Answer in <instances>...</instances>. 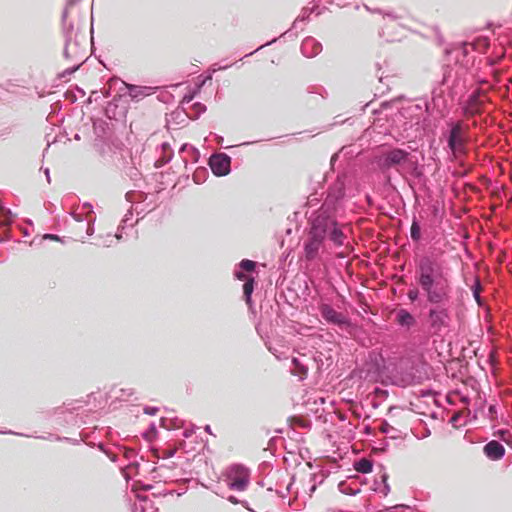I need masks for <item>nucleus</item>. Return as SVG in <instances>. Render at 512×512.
<instances>
[{"label":"nucleus","mask_w":512,"mask_h":512,"mask_svg":"<svg viewBox=\"0 0 512 512\" xmlns=\"http://www.w3.org/2000/svg\"><path fill=\"white\" fill-rule=\"evenodd\" d=\"M318 310L324 322L329 325H334L339 328H347L351 326V320L349 317L342 312L336 311L328 303H320Z\"/></svg>","instance_id":"nucleus-8"},{"label":"nucleus","mask_w":512,"mask_h":512,"mask_svg":"<svg viewBox=\"0 0 512 512\" xmlns=\"http://www.w3.org/2000/svg\"><path fill=\"white\" fill-rule=\"evenodd\" d=\"M141 512H146V507L145 506H141Z\"/></svg>","instance_id":"nucleus-64"},{"label":"nucleus","mask_w":512,"mask_h":512,"mask_svg":"<svg viewBox=\"0 0 512 512\" xmlns=\"http://www.w3.org/2000/svg\"><path fill=\"white\" fill-rule=\"evenodd\" d=\"M292 364L296 370L295 374L299 375L300 378H303V376H306L308 369L304 364L301 363L299 358L293 357Z\"/></svg>","instance_id":"nucleus-25"},{"label":"nucleus","mask_w":512,"mask_h":512,"mask_svg":"<svg viewBox=\"0 0 512 512\" xmlns=\"http://www.w3.org/2000/svg\"><path fill=\"white\" fill-rule=\"evenodd\" d=\"M345 186L346 176H338L330 185L324 203L309 216V227L303 241L305 261L312 262L320 259L321 254L327 251L328 242L337 248L344 245L346 235L337 217L342 209Z\"/></svg>","instance_id":"nucleus-1"},{"label":"nucleus","mask_w":512,"mask_h":512,"mask_svg":"<svg viewBox=\"0 0 512 512\" xmlns=\"http://www.w3.org/2000/svg\"><path fill=\"white\" fill-rule=\"evenodd\" d=\"M483 452L489 460L497 461L504 457L505 448L500 442L491 440L484 445Z\"/></svg>","instance_id":"nucleus-12"},{"label":"nucleus","mask_w":512,"mask_h":512,"mask_svg":"<svg viewBox=\"0 0 512 512\" xmlns=\"http://www.w3.org/2000/svg\"><path fill=\"white\" fill-rule=\"evenodd\" d=\"M409 156L410 153L407 150L394 147L383 150L375 157L374 163L387 181H390V176L388 175L389 171L391 169L399 171V167L407 162Z\"/></svg>","instance_id":"nucleus-6"},{"label":"nucleus","mask_w":512,"mask_h":512,"mask_svg":"<svg viewBox=\"0 0 512 512\" xmlns=\"http://www.w3.org/2000/svg\"><path fill=\"white\" fill-rule=\"evenodd\" d=\"M397 322L400 326L410 328L416 324L414 316L406 309H400L396 314Z\"/></svg>","instance_id":"nucleus-16"},{"label":"nucleus","mask_w":512,"mask_h":512,"mask_svg":"<svg viewBox=\"0 0 512 512\" xmlns=\"http://www.w3.org/2000/svg\"><path fill=\"white\" fill-rule=\"evenodd\" d=\"M238 266H239L238 271H242L243 273L244 272L251 273L256 270V262L249 260V259H243L242 261H240Z\"/></svg>","instance_id":"nucleus-22"},{"label":"nucleus","mask_w":512,"mask_h":512,"mask_svg":"<svg viewBox=\"0 0 512 512\" xmlns=\"http://www.w3.org/2000/svg\"><path fill=\"white\" fill-rule=\"evenodd\" d=\"M460 245H461L462 250H463L465 253H467V249H466V247H465L461 242H460Z\"/></svg>","instance_id":"nucleus-58"},{"label":"nucleus","mask_w":512,"mask_h":512,"mask_svg":"<svg viewBox=\"0 0 512 512\" xmlns=\"http://www.w3.org/2000/svg\"><path fill=\"white\" fill-rule=\"evenodd\" d=\"M373 462L367 458H361L354 463V469L362 474H366L372 471Z\"/></svg>","instance_id":"nucleus-19"},{"label":"nucleus","mask_w":512,"mask_h":512,"mask_svg":"<svg viewBox=\"0 0 512 512\" xmlns=\"http://www.w3.org/2000/svg\"><path fill=\"white\" fill-rule=\"evenodd\" d=\"M445 80H446V74L444 73L442 83L440 84L439 87L434 88L432 91V100H431V105H432L433 109H436L442 116H445L447 107H448L447 99L445 97V92H446V90L444 88Z\"/></svg>","instance_id":"nucleus-11"},{"label":"nucleus","mask_w":512,"mask_h":512,"mask_svg":"<svg viewBox=\"0 0 512 512\" xmlns=\"http://www.w3.org/2000/svg\"><path fill=\"white\" fill-rule=\"evenodd\" d=\"M151 488H152V486H151V485H146V486H144V490H150Z\"/></svg>","instance_id":"nucleus-60"},{"label":"nucleus","mask_w":512,"mask_h":512,"mask_svg":"<svg viewBox=\"0 0 512 512\" xmlns=\"http://www.w3.org/2000/svg\"><path fill=\"white\" fill-rule=\"evenodd\" d=\"M72 217L74 218V220L78 223H83L86 221V217L84 218L83 215L81 214H78L76 212H72L71 213Z\"/></svg>","instance_id":"nucleus-44"},{"label":"nucleus","mask_w":512,"mask_h":512,"mask_svg":"<svg viewBox=\"0 0 512 512\" xmlns=\"http://www.w3.org/2000/svg\"><path fill=\"white\" fill-rule=\"evenodd\" d=\"M431 31H432L433 35L435 36L438 45H442L444 43V38L441 35L439 28L437 26H434V27H432Z\"/></svg>","instance_id":"nucleus-33"},{"label":"nucleus","mask_w":512,"mask_h":512,"mask_svg":"<svg viewBox=\"0 0 512 512\" xmlns=\"http://www.w3.org/2000/svg\"><path fill=\"white\" fill-rule=\"evenodd\" d=\"M1 211H2V214L3 216L5 217V222L4 224H9L11 222V218H12V212L10 209L8 208H4L2 207L1 208Z\"/></svg>","instance_id":"nucleus-36"},{"label":"nucleus","mask_w":512,"mask_h":512,"mask_svg":"<svg viewBox=\"0 0 512 512\" xmlns=\"http://www.w3.org/2000/svg\"><path fill=\"white\" fill-rule=\"evenodd\" d=\"M471 290L473 293V297L475 298L476 302L481 305V297L480 292L482 290L480 280L477 277H474V282L471 286Z\"/></svg>","instance_id":"nucleus-26"},{"label":"nucleus","mask_w":512,"mask_h":512,"mask_svg":"<svg viewBox=\"0 0 512 512\" xmlns=\"http://www.w3.org/2000/svg\"><path fill=\"white\" fill-rule=\"evenodd\" d=\"M44 173H45V176H46V179H47V182L50 183V171L48 168H45L44 169Z\"/></svg>","instance_id":"nucleus-52"},{"label":"nucleus","mask_w":512,"mask_h":512,"mask_svg":"<svg viewBox=\"0 0 512 512\" xmlns=\"http://www.w3.org/2000/svg\"><path fill=\"white\" fill-rule=\"evenodd\" d=\"M407 295L411 301H416L419 297V291L417 289H411L408 291Z\"/></svg>","instance_id":"nucleus-40"},{"label":"nucleus","mask_w":512,"mask_h":512,"mask_svg":"<svg viewBox=\"0 0 512 512\" xmlns=\"http://www.w3.org/2000/svg\"><path fill=\"white\" fill-rule=\"evenodd\" d=\"M175 453H176V449L167 450V451H165V457L171 458L175 455Z\"/></svg>","instance_id":"nucleus-49"},{"label":"nucleus","mask_w":512,"mask_h":512,"mask_svg":"<svg viewBox=\"0 0 512 512\" xmlns=\"http://www.w3.org/2000/svg\"><path fill=\"white\" fill-rule=\"evenodd\" d=\"M124 458L127 460L125 469L138 468L139 462L137 460V453L134 449H124Z\"/></svg>","instance_id":"nucleus-18"},{"label":"nucleus","mask_w":512,"mask_h":512,"mask_svg":"<svg viewBox=\"0 0 512 512\" xmlns=\"http://www.w3.org/2000/svg\"><path fill=\"white\" fill-rule=\"evenodd\" d=\"M456 316L459 322L458 330L463 332L465 330V310L463 308H459L456 311Z\"/></svg>","instance_id":"nucleus-29"},{"label":"nucleus","mask_w":512,"mask_h":512,"mask_svg":"<svg viewBox=\"0 0 512 512\" xmlns=\"http://www.w3.org/2000/svg\"><path fill=\"white\" fill-rule=\"evenodd\" d=\"M276 41H277V38H274V39H272L271 41L266 42L265 44H263V45L259 46V47H258L257 49H255L254 51H252V52H250V53L246 54V55H245V57H248V56L252 55L253 53H255V52L259 51V50H260V49H262L263 47H265V46H269V45H271V44L275 43Z\"/></svg>","instance_id":"nucleus-42"},{"label":"nucleus","mask_w":512,"mask_h":512,"mask_svg":"<svg viewBox=\"0 0 512 512\" xmlns=\"http://www.w3.org/2000/svg\"><path fill=\"white\" fill-rule=\"evenodd\" d=\"M114 238L120 240L122 238V234L118 231L114 236L111 234H107L106 238L102 241V245L105 247H110L113 243Z\"/></svg>","instance_id":"nucleus-31"},{"label":"nucleus","mask_w":512,"mask_h":512,"mask_svg":"<svg viewBox=\"0 0 512 512\" xmlns=\"http://www.w3.org/2000/svg\"><path fill=\"white\" fill-rule=\"evenodd\" d=\"M444 300L442 303H430L428 314V330L433 337H438L443 344L448 335V307Z\"/></svg>","instance_id":"nucleus-5"},{"label":"nucleus","mask_w":512,"mask_h":512,"mask_svg":"<svg viewBox=\"0 0 512 512\" xmlns=\"http://www.w3.org/2000/svg\"><path fill=\"white\" fill-rule=\"evenodd\" d=\"M249 470L241 464H233L228 471L229 483L231 490L244 491L249 484Z\"/></svg>","instance_id":"nucleus-9"},{"label":"nucleus","mask_w":512,"mask_h":512,"mask_svg":"<svg viewBox=\"0 0 512 512\" xmlns=\"http://www.w3.org/2000/svg\"><path fill=\"white\" fill-rule=\"evenodd\" d=\"M410 235L414 241H418L421 237V228L419 223L414 220L410 228Z\"/></svg>","instance_id":"nucleus-28"},{"label":"nucleus","mask_w":512,"mask_h":512,"mask_svg":"<svg viewBox=\"0 0 512 512\" xmlns=\"http://www.w3.org/2000/svg\"><path fill=\"white\" fill-rule=\"evenodd\" d=\"M228 67H230V65H225V66L219 67L218 70L227 69Z\"/></svg>","instance_id":"nucleus-61"},{"label":"nucleus","mask_w":512,"mask_h":512,"mask_svg":"<svg viewBox=\"0 0 512 512\" xmlns=\"http://www.w3.org/2000/svg\"><path fill=\"white\" fill-rule=\"evenodd\" d=\"M322 50L320 42L315 40L313 37H307L302 41L301 52L307 58L317 56Z\"/></svg>","instance_id":"nucleus-14"},{"label":"nucleus","mask_w":512,"mask_h":512,"mask_svg":"<svg viewBox=\"0 0 512 512\" xmlns=\"http://www.w3.org/2000/svg\"><path fill=\"white\" fill-rule=\"evenodd\" d=\"M99 448L108 456V458L112 462H117L118 461V458H117L116 454L112 453L109 450H106L102 444L99 445Z\"/></svg>","instance_id":"nucleus-37"},{"label":"nucleus","mask_w":512,"mask_h":512,"mask_svg":"<svg viewBox=\"0 0 512 512\" xmlns=\"http://www.w3.org/2000/svg\"><path fill=\"white\" fill-rule=\"evenodd\" d=\"M313 201H317V198H311V197H309V199H308V204H310V205H311Z\"/></svg>","instance_id":"nucleus-56"},{"label":"nucleus","mask_w":512,"mask_h":512,"mask_svg":"<svg viewBox=\"0 0 512 512\" xmlns=\"http://www.w3.org/2000/svg\"><path fill=\"white\" fill-rule=\"evenodd\" d=\"M134 196H135V192L134 191H129V192L126 193L125 198H126V200L128 202H133L134 201V199H133Z\"/></svg>","instance_id":"nucleus-47"},{"label":"nucleus","mask_w":512,"mask_h":512,"mask_svg":"<svg viewBox=\"0 0 512 512\" xmlns=\"http://www.w3.org/2000/svg\"><path fill=\"white\" fill-rule=\"evenodd\" d=\"M192 99H193V95H185L183 97L182 103H189L192 101Z\"/></svg>","instance_id":"nucleus-50"},{"label":"nucleus","mask_w":512,"mask_h":512,"mask_svg":"<svg viewBox=\"0 0 512 512\" xmlns=\"http://www.w3.org/2000/svg\"><path fill=\"white\" fill-rule=\"evenodd\" d=\"M500 440L512 447V428L499 429L494 433Z\"/></svg>","instance_id":"nucleus-21"},{"label":"nucleus","mask_w":512,"mask_h":512,"mask_svg":"<svg viewBox=\"0 0 512 512\" xmlns=\"http://www.w3.org/2000/svg\"><path fill=\"white\" fill-rule=\"evenodd\" d=\"M94 221L95 218L91 215L86 216V223H79L78 231L81 232L85 229L86 234L91 236L94 233Z\"/></svg>","instance_id":"nucleus-20"},{"label":"nucleus","mask_w":512,"mask_h":512,"mask_svg":"<svg viewBox=\"0 0 512 512\" xmlns=\"http://www.w3.org/2000/svg\"><path fill=\"white\" fill-rule=\"evenodd\" d=\"M132 216H133V212L131 210H128V212L125 214L124 218L121 221L118 231L120 229H124L125 225L131 220Z\"/></svg>","instance_id":"nucleus-35"},{"label":"nucleus","mask_w":512,"mask_h":512,"mask_svg":"<svg viewBox=\"0 0 512 512\" xmlns=\"http://www.w3.org/2000/svg\"><path fill=\"white\" fill-rule=\"evenodd\" d=\"M459 164H460L461 166H463V161H462L461 159H459ZM467 171H468V169H467V168L462 167L460 170H455V171H453V175H455V176H459V177H460V176H464V175H466Z\"/></svg>","instance_id":"nucleus-39"},{"label":"nucleus","mask_w":512,"mask_h":512,"mask_svg":"<svg viewBox=\"0 0 512 512\" xmlns=\"http://www.w3.org/2000/svg\"><path fill=\"white\" fill-rule=\"evenodd\" d=\"M83 206H84V207H87V208H89V209H92V206H91L89 203H85ZM92 213H93V212H92V210H90L89 215H91V216H92Z\"/></svg>","instance_id":"nucleus-54"},{"label":"nucleus","mask_w":512,"mask_h":512,"mask_svg":"<svg viewBox=\"0 0 512 512\" xmlns=\"http://www.w3.org/2000/svg\"><path fill=\"white\" fill-rule=\"evenodd\" d=\"M469 48H471V49H475L474 44H473V43L464 42V43H463V53H464V54H467V53H468Z\"/></svg>","instance_id":"nucleus-46"},{"label":"nucleus","mask_w":512,"mask_h":512,"mask_svg":"<svg viewBox=\"0 0 512 512\" xmlns=\"http://www.w3.org/2000/svg\"><path fill=\"white\" fill-rule=\"evenodd\" d=\"M62 28L65 37L64 58L72 63L59 77L65 79L77 71L87 59L86 37L75 23L68 20V7L62 13Z\"/></svg>","instance_id":"nucleus-3"},{"label":"nucleus","mask_w":512,"mask_h":512,"mask_svg":"<svg viewBox=\"0 0 512 512\" xmlns=\"http://www.w3.org/2000/svg\"><path fill=\"white\" fill-rule=\"evenodd\" d=\"M386 15H387V16H389V17H391V18H393V19H396V16H395V15H393L392 13H387Z\"/></svg>","instance_id":"nucleus-59"},{"label":"nucleus","mask_w":512,"mask_h":512,"mask_svg":"<svg viewBox=\"0 0 512 512\" xmlns=\"http://www.w3.org/2000/svg\"><path fill=\"white\" fill-rule=\"evenodd\" d=\"M312 11H313V8H304L302 10V13L293 22L292 29H297V24L306 21L309 18Z\"/></svg>","instance_id":"nucleus-27"},{"label":"nucleus","mask_w":512,"mask_h":512,"mask_svg":"<svg viewBox=\"0 0 512 512\" xmlns=\"http://www.w3.org/2000/svg\"><path fill=\"white\" fill-rule=\"evenodd\" d=\"M228 501L231 502L232 504H238L239 503V500L235 496H233V495L228 497Z\"/></svg>","instance_id":"nucleus-51"},{"label":"nucleus","mask_w":512,"mask_h":512,"mask_svg":"<svg viewBox=\"0 0 512 512\" xmlns=\"http://www.w3.org/2000/svg\"><path fill=\"white\" fill-rule=\"evenodd\" d=\"M193 109L195 111V118H197L206 111V106L200 102H196L193 104Z\"/></svg>","instance_id":"nucleus-32"},{"label":"nucleus","mask_w":512,"mask_h":512,"mask_svg":"<svg viewBox=\"0 0 512 512\" xmlns=\"http://www.w3.org/2000/svg\"><path fill=\"white\" fill-rule=\"evenodd\" d=\"M196 428H197V427H196L195 425H192V426H191V428H189V429H185V430L183 431V433H182L183 437H184V438H189V437H191V436H192V434L195 432V429H196Z\"/></svg>","instance_id":"nucleus-43"},{"label":"nucleus","mask_w":512,"mask_h":512,"mask_svg":"<svg viewBox=\"0 0 512 512\" xmlns=\"http://www.w3.org/2000/svg\"><path fill=\"white\" fill-rule=\"evenodd\" d=\"M150 88L146 86L129 85L128 93L132 99H140L149 95Z\"/></svg>","instance_id":"nucleus-17"},{"label":"nucleus","mask_w":512,"mask_h":512,"mask_svg":"<svg viewBox=\"0 0 512 512\" xmlns=\"http://www.w3.org/2000/svg\"><path fill=\"white\" fill-rule=\"evenodd\" d=\"M173 157V151L163 152V155L156 161V166L161 167L171 161Z\"/></svg>","instance_id":"nucleus-30"},{"label":"nucleus","mask_w":512,"mask_h":512,"mask_svg":"<svg viewBox=\"0 0 512 512\" xmlns=\"http://www.w3.org/2000/svg\"><path fill=\"white\" fill-rule=\"evenodd\" d=\"M74 2H75V0H69V2H68V4H67V6H68V5H72V4H74Z\"/></svg>","instance_id":"nucleus-63"},{"label":"nucleus","mask_w":512,"mask_h":512,"mask_svg":"<svg viewBox=\"0 0 512 512\" xmlns=\"http://www.w3.org/2000/svg\"><path fill=\"white\" fill-rule=\"evenodd\" d=\"M204 429L207 433L212 434L211 427L209 425H206Z\"/></svg>","instance_id":"nucleus-55"},{"label":"nucleus","mask_w":512,"mask_h":512,"mask_svg":"<svg viewBox=\"0 0 512 512\" xmlns=\"http://www.w3.org/2000/svg\"><path fill=\"white\" fill-rule=\"evenodd\" d=\"M310 93H318L320 94L323 98L326 97V90L323 88V87H319V88H314L313 90L309 91Z\"/></svg>","instance_id":"nucleus-45"},{"label":"nucleus","mask_w":512,"mask_h":512,"mask_svg":"<svg viewBox=\"0 0 512 512\" xmlns=\"http://www.w3.org/2000/svg\"><path fill=\"white\" fill-rule=\"evenodd\" d=\"M467 130L468 126L460 121L450 123V152L456 159L466 152Z\"/></svg>","instance_id":"nucleus-7"},{"label":"nucleus","mask_w":512,"mask_h":512,"mask_svg":"<svg viewBox=\"0 0 512 512\" xmlns=\"http://www.w3.org/2000/svg\"><path fill=\"white\" fill-rule=\"evenodd\" d=\"M454 89L456 93L465 90V93L459 99L461 111L465 116H473L480 112L484 101V94L472 74H467L462 79H457Z\"/></svg>","instance_id":"nucleus-4"},{"label":"nucleus","mask_w":512,"mask_h":512,"mask_svg":"<svg viewBox=\"0 0 512 512\" xmlns=\"http://www.w3.org/2000/svg\"><path fill=\"white\" fill-rule=\"evenodd\" d=\"M448 267L444 253L420 259L417 266V281L429 303H442L448 299Z\"/></svg>","instance_id":"nucleus-2"},{"label":"nucleus","mask_w":512,"mask_h":512,"mask_svg":"<svg viewBox=\"0 0 512 512\" xmlns=\"http://www.w3.org/2000/svg\"><path fill=\"white\" fill-rule=\"evenodd\" d=\"M43 238L44 239H49V240H54V241H60L62 243H65L64 239L59 237L56 234H45Z\"/></svg>","instance_id":"nucleus-41"},{"label":"nucleus","mask_w":512,"mask_h":512,"mask_svg":"<svg viewBox=\"0 0 512 512\" xmlns=\"http://www.w3.org/2000/svg\"><path fill=\"white\" fill-rule=\"evenodd\" d=\"M380 431L384 434L390 435L391 438L395 439L398 437V430L391 426L387 421H382L380 425Z\"/></svg>","instance_id":"nucleus-24"},{"label":"nucleus","mask_w":512,"mask_h":512,"mask_svg":"<svg viewBox=\"0 0 512 512\" xmlns=\"http://www.w3.org/2000/svg\"><path fill=\"white\" fill-rule=\"evenodd\" d=\"M179 154L185 165L188 163H196L200 156L199 151L189 144H183L179 149Z\"/></svg>","instance_id":"nucleus-15"},{"label":"nucleus","mask_w":512,"mask_h":512,"mask_svg":"<svg viewBox=\"0 0 512 512\" xmlns=\"http://www.w3.org/2000/svg\"><path fill=\"white\" fill-rule=\"evenodd\" d=\"M339 488L341 492L348 494V495H355L358 492V489L354 490L349 488L345 483H340Z\"/></svg>","instance_id":"nucleus-34"},{"label":"nucleus","mask_w":512,"mask_h":512,"mask_svg":"<svg viewBox=\"0 0 512 512\" xmlns=\"http://www.w3.org/2000/svg\"><path fill=\"white\" fill-rule=\"evenodd\" d=\"M428 435H430V430H426V431H425L424 437H426V436H428Z\"/></svg>","instance_id":"nucleus-62"},{"label":"nucleus","mask_w":512,"mask_h":512,"mask_svg":"<svg viewBox=\"0 0 512 512\" xmlns=\"http://www.w3.org/2000/svg\"><path fill=\"white\" fill-rule=\"evenodd\" d=\"M143 411L145 414L153 416L157 414L159 408L153 406H145Z\"/></svg>","instance_id":"nucleus-38"},{"label":"nucleus","mask_w":512,"mask_h":512,"mask_svg":"<svg viewBox=\"0 0 512 512\" xmlns=\"http://www.w3.org/2000/svg\"><path fill=\"white\" fill-rule=\"evenodd\" d=\"M387 479H388V476L387 474L383 473L381 475V485L378 484V482H375V485H377L375 487V491L379 492V493H382L383 495H387L390 491V487L387 483Z\"/></svg>","instance_id":"nucleus-23"},{"label":"nucleus","mask_w":512,"mask_h":512,"mask_svg":"<svg viewBox=\"0 0 512 512\" xmlns=\"http://www.w3.org/2000/svg\"><path fill=\"white\" fill-rule=\"evenodd\" d=\"M234 276L241 281L243 284V294L247 304H251V296L254 291L255 279L252 276H247L242 271H234Z\"/></svg>","instance_id":"nucleus-13"},{"label":"nucleus","mask_w":512,"mask_h":512,"mask_svg":"<svg viewBox=\"0 0 512 512\" xmlns=\"http://www.w3.org/2000/svg\"><path fill=\"white\" fill-rule=\"evenodd\" d=\"M140 502H143L144 504H147L148 500H147V498H142V499H140Z\"/></svg>","instance_id":"nucleus-57"},{"label":"nucleus","mask_w":512,"mask_h":512,"mask_svg":"<svg viewBox=\"0 0 512 512\" xmlns=\"http://www.w3.org/2000/svg\"><path fill=\"white\" fill-rule=\"evenodd\" d=\"M456 421H457V415L455 414L452 417H450L449 423L455 425Z\"/></svg>","instance_id":"nucleus-53"},{"label":"nucleus","mask_w":512,"mask_h":512,"mask_svg":"<svg viewBox=\"0 0 512 512\" xmlns=\"http://www.w3.org/2000/svg\"><path fill=\"white\" fill-rule=\"evenodd\" d=\"M161 149H162V152L172 151L169 143H167V142H164L161 144Z\"/></svg>","instance_id":"nucleus-48"},{"label":"nucleus","mask_w":512,"mask_h":512,"mask_svg":"<svg viewBox=\"0 0 512 512\" xmlns=\"http://www.w3.org/2000/svg\"><path fill=\"white\" fill-rule=\"evenodd\" d=\"M209 166L215 176H226L231 171V157L225 153L213 154L209 158Z\"/></svg>","instance_id":"nucleus-10"}]
</instances>
